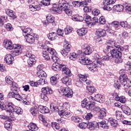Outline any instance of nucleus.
Returning a JSON list of instances; mask_svg holds the SVG:
<instances>
[{"label": "nucleus", "instance_id": "nucleus-40", "mask_svg": "<svg viewBox=\"0 0 131 131\" xmlns=\"http://www.w3.org/2000/svg\"><path fill=\"white\" fill-rule=\"evenodd\" d=\"M58 36H57V33L56 32H52L49 33L48 38L50 40H55L57 39Z\"/></svg>", "mask_w": 131, "mask_h": 131}, {"label": "nucleus", "instance_id": "nucleus-2", "mask_svg": "<svg viewBox=\"0 0 131 131\" xmlns=\"http://www.w3.org/2000/svg\"><path fill=\"white\" fill-rule=\"evenodd\" d=\"M4 45L6 49H8V50H14L12 53V56H14V57L19 56V55L22 54V47L19 45L14 44L12 45L11 41L6 40L4 41Z\"/></svg>", "mask_w": 131, "mask_h": 131}, {"label": "nucleus", "instance_id": "nucleus-51", "mask_svg": "<svg viewBox=\"0 0 131 131\" xmlns=\"http://www.w3.org/2000/svg\"><path fill=\"white\" fill-rule=\"evenodd\" d=\"M4 126L7 130H10L12 128V124H11V122L10 121H6L4 124Z\"/></svg>", "mask_w": 131, "mask_h": 131}, {"label": "nucleus", "instance_id": "nucleus-39", "mask_svg": "<svg viewBox=\"0 0 131 131\" xmlns=\"http://www.w3.org/2000/svg\"><path fill=\"white\" fill-rule=\"evenodd\" d=\"M28 128H29L30 130L32 131H35L38 129V127L36 124L33 123H31L30 124H29Z\"/></svg>", "mask_w": 131, "mask_h": 131}, {"label": "nucleus", "instance_id": "nucleus-50", "mask_svg": "<svg viewBox=\"0 0 131 131\" xmlns=\"http://www.w3.org/2000/svg\"><path fill=\"white\" fill-rule=\"evenodd\" d=\"M127 76L126 75H120L119 77V82L122 83L123 81L127 80Z\"/></svg>", "mask_w": 131, "mask_h": 131}, {"label": "nucleus", "instance_id": "nucleus-46", "mask_svg": "<svg viewBox=\"0 0 131 131\" xmlns=\"http://www.w3.org/2000/svg\"><path fill=\"white\" fill-rule=\"evenodd\" d=\"M47 51L52 56H57V52L53 48H47Z\"/></svg>", "mask_w": 131, "mask_h": 131}, {"label": "nucleus", "instance_id": "nucleus-47", "mask_svg": "<svg viewBox=\"0 0 131 131\" xmlns=\"http://www.w3.org/2000/svg\"><path fill=\"white\" fill-rule=\"evenodd\" d=\"M50 110H51L52 112H55V111L58 112L59 108L56 106L55 103H52L50 104Z\"/></svg>", "mask_w": 131, "mask_h": 131}, {"label": "nucleus", "instance_id": "nucleus-9", "mask_svg": "<svg viewBox=\"0 0 131 131\" xmlns=\"http://www.w3.org/2000/svg\"><path fill=\"white\" fill-rule=\"evenodd\" d=\"M39 37V36L36 34H31L26 36V39L27 42L32 44L35 41V39L37 40Z\"/></svg>", "mask_w": 131, "mask_h": 131}, {"label": "nucleus", "instance_id": "nucleus-58", "mask_svg": "<svg viewBox=\"0 0 131 131\" xmlns=\"http://www.w3.org/2000/svg\"><path fill=\"white\" fill-rule=\"evenodd\" d=\"M28 63L30 66H32L33 64H35V59H34V57L29 58L28 60Z\"/></svg>", "mask_w": 131, "mask_h": 131}, {"label": "nucleus", "instance_id": "nucleus-24", "mask_svg": "<svg viewBox=\"0 0 131 131\" xmlns=\"http://www.w3.org/2000/svg\"><path fill=\"white\" fill-rule=\"evenodd\" d=\"M94 100L99 103H103L105 101V97L100 94H97L95 96Z\"/></svg>", "mask_w": 131, "mask_h": 131}, {"label": "nucleus", "instance_id": "nucleus-27", "mask_svg": "<svg viewBox=\"0 0 131 131\" xmlns=\"http://www.w3.org/2000/svg\"><path fill=\"white\" fill-rule=\"evenodd\" d=\"M96 33L99 37H104V36H106V31L102 29L97 30Z\"/></svg>", "mask_w": 131, "mask_h": 131}, {"label": "nucleus", "instance_id": "nucleus-29", "mask_svg": "<svg viewBox=\"0 0 131 131\" xmlns=\"http://www.w3.org/2000/svg\"><path fill=\"white\" fill-rule=\"evenodd\" d=\"M23 32V35L24 36H27V35H30V34H32V29L30 28H25L22 29Z\"/></svg>", "mask_w": 131, "mask_h": 131}, {"label": "nucleus", "instance_id": "nucleus-7", "mask_svg": "<svg viewBox=\"0 0 131 131\" xmlns=\"http://www.w3.org/2000/svg\"><path fill=\"white\" fill-rule=\"evenodd\" d=\"M95 111L97 112H99L98 117L96 118V120H97V121H100V120H102L104 117H106L107 112L106 109H100L99 107H97L95 108Z\"/></svg>", "mask_w": 131, "mask_h": 131}, {"label": "nucleus", "instance_id": "nucleus-20", "mask_svg": "<svg viewBox=\"0 0 131 131\" xmlns=\"http://www.w3.org/2000/svg\"><path fill=\"white\" fill-rule=\"evenodd\" d=\"M5 61H6L7 64H12V63H13V61H14V55H13V54L6 55L5 57Z\"/></svg>", "mask_w": 131, "mask_h": 131}, {"label": "nucleus", "instance_id": "nucleus-22", "mask_svg": "<svg viewBox=\"0 0 131 131\" xmlns=\"http://www.w3.org/2000/svg\"><path fill=\"white\" fill-rule=\"evenodd\" d=\"M61 81L62 83L66 84L67 86L68 85H71V79H70L68 76H65L61 79Z\"/></svg>", "mask_w": 131, "mask_h": 131}, {"label": "nucleus", "instance_id": "nucleus-12", "mask_svg": "<svg viewBox=\"0 0 131 131\" xmlns=\"http://www.w3.org/2000/svg\"><path fill=\"white\" fill-rule=\"evenodd\" d=\"M107 52H110L111 55L113 56V57H115V58H121V56H122L121 52L120 50H118V49L115 50L113 48L111 51H108Z\"/></svg>", "mask_w": 131, "mask_h": 131}, {"label": "nucleus", "instance_id": "nucleus-63", "mask_svg": "<svg viewBox=\"0 0 131 131\" xmlns=\"http://www.w3.org/2000/svg\"><path fill=\"white\" fill-rule=\"evenodd\" d=\"M100 13H101V12L100 11V10L98 9H94L93 11H92V14L94 16H98V15H99Z\"/></svg>", "mask_w": 131, "mask_h": 131}, {"label": "nucleus", "instance_id": "nucleus-14", "mask_svg": "<svg viewBox=\"0 0 131 131\" xmlns=\"http://www.w3.org/2000/svg\"><path fill=\"white\" fill-rule=\"evenodd\" d=\"M14 104L12 102H8L7 104V109H6V111L8 115H9V117H13V111L12 109H14Z\"/></svg>", "mask_w": 131, "mask_h": 131}, {"label": "nucleus", "instance_id": "nucleus-23", "mask_svg": "<svg viewBox=\"0 0 131 131\" xmlns=\"http://www.w3.org/2000/svg\"><path fill=\"white\" fill-rule=\"evenodd\" d=\"M58 114L61 116V117H67V118L71 117V113L64 110L60 111Z\"/></svg>", "mask_w": 131, "mask_h": 131}, {"label": "nucleus", "instance_id": "nucleus-61", "mask_svg": "<svg viewBox=\"0 0 131 131\" xmlns=\"http://www.w3.org/2000/svg\"><path fill=\"white\" fill-rule=\"evenodd\" d=\"M5 27L8 31H12V30L13 29V26L10 23L5 25Z\"/></svg>", "mask_w": 131, "mask_h": 131}, {"label": "nucleus", "instance_id": "nucleus-35", "mask_svg": "<svg viewBox=\"0 0 131 131\" xmlns=\"http://www.w3.org/2000/svg\"><path fill=\"white\" fill-rule=\"evenodd\" d=\"M77 32L78 35H79V36H82L86 34V33L88 32V30H86V29L81 28L80 29L78 30L77 31Z\"/></svg>", "mask_w": 131, "mask_h": 131}, {"label": "nucleus", "instance_id": "nucleus-4", "mask_svg": "<svg viewBox=\"0 0 131 131\" xmlns=\"http://www.w3.org/2000/svg\"><path fill=\"white\" fill-rule=\"evenodd\" d=\"M42 93L40 95V98L42 100H44L46 102L49 101V98L47 95L53 94V90L49 87H45L41 89Z\"/></svg>", "mask_w": 131, "mask_h": 131}, {"label": "nucleus", "instance_id": "nucleus-56", "mask_svg": "<svg viewBox=\"0 0 131 131\" xmlns=\"http://www.w3.org/2000/svg\"><path fill=\"white\" fill-rule=\"evenodd\" d=\"M122 116V114L121 113V112L119 111H116L115 116L117 120H120L121 119Z\"/></svg>", "mask_w": 131, "mask_h": 131}, {"label": "nucleus", "instance_id": "nucleus-11", "mask_svg": "<svg viewBox=\"0 0 131 131\" xmlns=\"http://www.w3.org/2000/svg\"><path fill=\"white\" fill-rule=\"evenodd\" d=\"M106 51H107V52H108V51H111L113 49V47H114L115 48H116V49H117V47H116V46H119L117 44L115 43V41H114V40H108L106 41Z\"/></svg>", "mask_w": 131, "mask_h": 131}, {"label": "nucleus", "instance_id": "nucleus-5", "mask_svg": "<svg viewBox=\"0 0 131 131\" xmlns=\"http://www.w3.org/2000/svg\"><path fill=\"white\" fill-rule=\"evenodd\" d=\"M71 50V45L67 42H65L63 45V49L60 50V53L63 56L68 58L70 56L69 52Z\"/></svg>", "mask_w": 131, "mask_h": 131}, {"label": "nucleus", "instance_id": "nucleus-32", "mask_svg": "<svg viewBox=\"0 0 131 131\" xmlns=\"http://www.w3.org/2000/svg\"><path fill=\"white\" fill-rule=\"evenodd\" d=\"M62 71L64 74H66V75H67L68 76H71V75H72L70 70L68 69V68L66 67V66L65 65L63 66Z\"/></svg>", "mask_w": 131, "mask_h": 131}, {"label": "nucleus", "instance_id": "nucleus-30", "mask_svg": "<svg viewBox=\"0 0 131 131\" xmlns=\"http://www.w3.org/2000/svg\"><path fill=\"white\" fill-rule=\"evenodd\" d=\"M97 124L98 125V127L100 126V127L103 128V129H108V128H109V126L107 125V124H106V122L105 121L98 122Z\"/></svg>", "mask_w": 131, "mask_h": 131}, {"label": "nucleus", "instance_id": "nucleus-17", "mask_svg": "<svg viewBox=\"0 0 131 131\" xmlns=\"http://www.w3.org/2000/svg\"><path fill=\"white\" fill-rule=\"evenodd\" d=\"M78 76L79 78V81H81V82H84L86 84H90L91 83V81L86 79V77H88L86 75L79 74Z\"/></svg>", "mask_w": 131, "mask_h": 131}, {"label": "nucleus", "instance_id": "nucleus-1", "mask_svg": "<svg viewBox=\"0 0 131 131\" xmlns=\"http://www.w3.org/2000/svg\"><path fill=\"white\" fill-rule=\"evenodd\" d=\"M94 61L92 63L91 60L88 57H81L79 59V62L82 65H87V67L89 70L92 72H95L98 70V67L104 66V63L102 61V58L98 53H95L93 55Z\"/></svg>", "mask_w": 131, "mask_h": 131}, {"label": "nucleus", "instance_id": "nucleus-3", "mask_svg": "<svg viewBox=\"0 0 131 131\" xmlns=\"http://www.w3.org/2000/svg\"><path fill=\"white\" fill-rule=\"evenodd\" d=\"M11 90L12 92H10L8 94V97L9 98H14L17 101H21L22 100V96L20 95V88H19V86L17 83L13 82V83L11 84Z\"/></svg>", "mask_w": 131, "mask_h": 131}, {"label": "nucleus", "instance_id": "nucleus-31", "mask_svg": "<svg viewBox=\"0 0 131 131\" xmlns=\"http://www.w3.org/2000/svg\"><path fill=\"white\" fill-rule=\"evenodd\" d=\"M38 108L40 110L41 113L42 114H46V113H49L50 112V110H49V108L46 106L40 105Z\"/></svg>", "mask_w": 131, "mask_h": 131}, {"label": "nucleus", "instance_id": "nucleus-55", "mask_svg": "<svg viewBox=\"0 0 131 131\" xmlns=\"http://www.w3.org/2000/svg\"><path fill=\"white\" fill-rule=\"evenodd\" d=\"M50 82L52 85H55L57 84V77L56 76H52L50 78Z\"/></svg>", "mask_w": 131, "mask_h": 131}, {"label": "nucleus", "instance_id": "nucleus-60", "mask_svg": "<svg viewBox=\"0 0 131 131\" xmlns=\"http://www.w3.org/2000/svg\"><path fill=\"white\" fill-rule=\"evenodd\" d=\"M72 30H73V29L69 26L67 27V28L64 29L66 34H69V33H71V32H72Z\"/></svg>", "mask_w": 131, "mask_h": 131}, {"label": "nucleus", "instance_id": "nucleus-38", "mask_svg": "<svg viewBox=\"0 0 131 131\" xmlns=\"http://www.w3.org/2000/svg\"><path fill=\"white\" fill-rule=\"evenodd\" d=\"M67 4H65V1L63 0H59L58 5L53 8H58L59 9H62L64 6H67Z\"/></svg>", "mask_w": 131, "mask_h": 131}, {"label": "nucleus", "instance_id": "nucleus-53", "mask_svg": "<svg viewBox=\"0 0 131 131\" xmlns=\"http://www.w3.org/2000/svg\"><path fill=\"white\" fill-rule=\"evenodd\" d=\"M87 89L90 94H94V93L97 92V90L93 86H87Z\"/></svg>", "mask_w": 131, "mask_h": 131}, {"label": "nucleus", "instance_id": "nucleus-41", "mask_svg": "<svg viewBox=\"0 0 131 131\" xmlns=\"http://www.w3.org/2000/svg\"><path fill=\"white\" fill-rule=\"evenodd\" d=\"M37 75L39 78H46L47 77V73L43 71L37 72Z\"/></svg>", "mask_w": 131, "mask_h": 131}, {"label": "nucleus", "instance_id": "nucleus-52", "mask_svg": "<svg viewBox=\"0 0 131 131\" xmlns=\"http://www.w3.org/2000/svg\"><path fill=\"white\" fill-rule=\"evenodd\" d=\"M83 2H78V1H75L73 2V4L74 5V7H76V8H78L80 7V6H84L83 4Z\"/></svg>", "mask_w": 131, "mask_h": 131}, {"label": "nucleus", "instance_id": "nucleus-57", "mask_svg": "<svg viewBox=\"0 0 131 131\" xmlns=\"http://www.w3.org/2000/svg\"><path fill=\"white\" fill-rule=\"evenodd\" d=\"M78 127H79L80 128H81L82 129H85V128H86V127H88V124L86 123H79L78 125Z\"/></svg>", "mask_w": 131, "mask_h": 131}, {"label": "nucleus", "instance_id": "nucleus-28", "mask_svg": "<svg viewBox=\"0 0 131 131\" xmlns=\"http://www.w3.org/2000/svg\"><path fill=\"white\" fill-rule=\"evenodd\" d=\"M121 108L125 114H126L127 115H130V108H129L127 106L122 105L121 106Z\"/></svg>", "mask_w": 131, "mask_h": 131}, {"label": "nucleus", "instance_id": "nucleus-43", "mask_svg": "<svg viewBox=\"0 0 131 131\" xmlns=\"http://www.w3.org/2000/svg\"><path fill=\"white\" fill-rule=\"evenodd\" d=\"M112 25L113 26V29L115 30H118L120 28L119 26V22L117 21H114L112 23Z\"/></svg>", "mask_w": 131, "mask_h": 131}, {"label": "nucleus", "instance_id": "nucleus-13", "mask_svg": "<svg viewBox=\"0 0 131 131\" xmlns=\"http://www.w3.org/2000/svg\"><path fill=\"white\" fill-rule=\"evenodd\" d=\"M81 106L83 108H86L87 110H90V109H92L93 104L91 102L88 101L86 98H85L81 101Z\"/></svg>", "mask_w": 131, "mask_h": 131}, {"label": "nucleus", "instance_id": "nucleus-49", "mask_svg": "<svg viewBox=\"0 0 131 131\" xmlns=\"http://www.w3.org/2000/svg\"><path fill=\"white\" fill-rule=\"evenodd\" d=\"M5 81L7 83L10 84V85L14 83V82L13 81V79H12V78L10 76H7L6 77Z\"/></svg>", "mask_w": 131, "mask_h": 131}, {"label": "nucleus", "instance_id": "nucleus-34", "mask_svg": "<svg viewBox=\"0 0 131 131\" xmlns=\"http://www.w3.org/2000/svg\"><path fill=\"white\" fill-rule=\"evenodd\" d=\"M72 19L73 21H78L79 22H81L83 20V17L81 16H79L78 14L73 15Z\"/></svg>", "mask_w": 131, "mask_h": 131}, {"label": "nucleus", "instance_id": "nucleus-45", "mask_svg": "<svg viewBox=\"0 0 131 131\" xmlns=\"http://www.w3.org/2000/svg\"><path fill=\"white\" fill-rule=\"evenodd\" d=\"M46 19L49 23L54 24L55 23V17L49 14L46 17Z\"/></svg>", "mask_w": 131, "mask_h": 131}, {"label": "nucleus", "instance_id": "nucleus-42", "mask_svg": "<svg viewBox=\"0 0 131 131\" xmlns=\"http://www.w3.org/2000/svg\"><path fill=\"white\" fill-rule=\"evenodd\" d=\"M83 18V20L84 19V21L86 22V23L88 24V25L91 24V21H92V17H91V16L88 14H85Z\"/></svg>", "mask_w": 131, "mask_h": 131}, {"label": "nucleus", "instance_id": "nucleus-64", "mask_svg": "<svg viewBox=\"0 0 131 131\" xmlns=\"http://www.w3.org/2000/svg\"><path fill=\"white\" fill-rule=\"evenodd\" d=\"M98 23V18L97 17H93L91 21H90L91 25H96V24Z\"/></svg>", "mask_w": 131, "mask_h": 131}, {"label": "nucleus", "instance_id": "nucleus-18", "mask_svg": "<svg viewBox=\"0 0 131 131\" xmlns=\"http://www.w3.org/2000/svg\"><path fill=\"white\" fill-rule=\"evenodd\" d=\"M113 97H115L116 100L118 101L119 102H120V103H122L123 104H124L125 102H126V99L125 98V97L124 96H118V95L116 93H114L113 95Z\"/></svg>", "mask_w": 131, "mask_h": 131}, {"label": "nucleus", "instance_id": "nucleus-54", "mask_svg": "<svg viewBox=\"0 0 131 131\" xmlns=\"http://www.w3.org/2000/svg\"><path fill=\"white\" fill-rule=\"evenodd\" d=\"M30 10L32 12H35V11H38L39 10V7H37V6H33V5H31L29 6Z\"/></svg>", "mask_w": 131, "mask_h": 131}, {"label": "nucleus", "instance_id": "nucleus-6", "mask_svg": "<svg viewBox=\"0 0 131 131\" xmlns=\"http://www.w3.org/2000/svg\"><path fill=\"white\" fill-rule=\"evenodd\" d=\"M53 11L56 12V13H58V14H61L62 12H64L68 16H71L72 15V10L69 9L68 5H66L62 8H53Z\"/></svg>", "mask_w": 131, "mask_h": 131}, {"label": "nucleus", "instance_id": "nucleus-8", "mask_svg": "<svg viewBox=\"0 0 131 131\" xmlns=\"http://www.w3.org/2000/svg\"><path fill=\"white\" fill-rule=\"evenodd\" d=\"M60 91L63 93V96L67 98H72L73 95V92L69 88H65L63 86H60Z\"/></svg>", "mask_w": 131, "mask_h": 131}, {"label": "nucleus", "instance_id": "nucleus-36", "mask_svg": "<svg viewBox=\"0 0 131 131\" xmlns=\"http://www.w3.org/2000/svg\"><path fill=\"white\" fill-rule=\"evenodd\" d=\"M30 112L33 115V116H36L38 113V110H37V106H34L30 108Z\"/></svg>", "mask_w": 131, "mask_h": 131}, {"label": "nucleus", "instance_id": "nucleus-26", "mask_svg": "<svg viewBox=\"0 0 131 131\" xmlns=\"http://www.w3.org/2000/svg\"><path fill=\"white\" fill-rule=\"evenodd\" d=\"M6 13L7 15L9 16V17H12L13 19H15L17 16H16V13L15 12H14L13 10L9 9H6Z\"/></svg>", "mask_w": 131, "mask_h": 131}, {"label": "nucleus", "instance_id": "nucleus-37", "mask_svg": "<svg viewBox=\"0 0 131 131\" xmlns=\"http://www.w3.org/2000/svg\"><path fill=\"white\" fill-rule=\"evenodd\" d=\"M13 111L16 114H18V115H20L21 114H23V110L20 107L18 106H16L13 108Z\"/></svg>", "mask_w": 131, "mask_h": 131}, {"label": "nucleus", "instance_id": "nucleus-19", "mask_svg": "<svg viewBox=\"0 0 131 131\" xmlns=\"http://www.w3.org/2000/svg\"><path fill=\"white\" fill-rule=\"evenodd\" d=\"M65 64H60L57 62H55L53 64L52 68L53 70L54 71H58V70H60V69H63Z\"/></svg>", "mask_w": 131, "mask_h": 131}, {"label": "nucleus", "instance_id": "nucleus-33", "mask_svg": "<svg viewBox=\"0 0 131 131\" xmlns=\"http://www.w3.org/2000/svg\"><path fill=\"white\" fill-rule=\"evenodd\" d=\"M113 9L115 12H122V11H123L124 7L122 5H115L113 7Z\"/></svg>", "mask_w": 131, "mask_h": 131}, {"label": "nucleus", "instance_id": "nucleus-10", "mask_svg": "<svg viewBox=\"0 0 131 131\" xmlns=\"http://www.w3.org/2000/svg\"><path fill=\"white\" fill-rule=\"evenodd\" d=\"M116 3V0H104L103 2V4L104 6V10L106 11H110L111 10V7H110V5H113Z\"/></svg>", "mask_w": 131, "mask_h": 131}, {"label": "nucleus", "instance_id": "nucleus-15", "mask_svg": "<svg viewBox=\"0 0 131 131\" xmlns=\"http://www.w3.org/2000/svg\"><path fill=\"white\" fill-rule=\"evenodd\" d=\"M117 49L119 50V51H121V53L124 54V55H127V53H128L129 50V46H125L123 47L120 46H116Z\"/></svg>", "mask_w": 131, "mask_h": 131}, {"label": "nucleus", "instance_id": "nucleus-59", "mask_svg": "<svg viewBox=\"0 0 131 131\" xmlns=\"http://www.w3.org/2000/svg\"><path fill=\"white\" fill-rule=\"evenodd\" d=\"M1 18H0V26H3L4 25V20H7L8 16L7 15H2Z\"/></svg>", "mask_w": 131, "mask_h": 131}, {"label": "nucleus", "instance_id": "nucleus-44", "mask_svg": "<svg viewBox=\"0 0 131 131\" xmlns=\"http://www.w3.org/2000/svg\"><path fill=\"white\" fill-rule=\"evenodd\" d=\"M108 121L111 124L112 126L116 127L118 125V122L115 119L110 118Z\"/></svg>", "mask_w": 131, "mask_h": 131}, {"label": "nucleus", "instance_id": "nucleus-21", "mask_svg": "<svg viewBox=\"0 0 131 131\" xmlns=\"http://www.w3.org/2000/svg\"><path fill=\"white\" fill-rule=\"evenodd\" d=\"M83 49L84 50V53L85 55H91V54H92V48L88 45H84L83 46Z\"/></svg>", "mask_w": 131, "mask_h": 131}, {"label": "nucleus", "instance_id": "nucleus-48", "mask_svg": "<svg viewBox=\"0 0 131 131\" xmlns=\"http://www.w3.org/2000/svg\"><path fill=\"white\" fill-rule=\"evenodd\" d=\"M124 66L126 71L131 72V62L130 61H128L125 63Z\"/></svg>", "mask_w": 131, "mask_h": 131}, {"label": "nucleus", "instance_id": "nucleus-62", "mask_svg": "<svg viewBox=\"0 0 131 131\" xmlns=\"http://www.w3.org/2000/svg\"><path fill=\"white\" fill-rule=\"evenodd\" d=\"M78 56V55L76 54L75 53H73L71 55H69V57L71 60L74 61L76 58Z\"/></svg>", "mask_w": 131, "mask_h": 131}, {"label": "nucleus", "instance_id": "nucleus-25", "mask_svg": "<svg viewBox=\"0 0 131 131\" xmlns=\"http://www.w3.org/2000/svg\"><path fill=\"white\" fill-rule=\"evenodd\" d=\"M121 83L125 88V92H127V89L131 87V81L128 79L123 81L122 83Z\"/></svg>", "mask_w": 131, "mask_h": 131}, {"label": "nucleus", "instance_id": "nucleus-16", "mask_svg": "<svg viewBox=\"0 0 131 131\" xmlns=\"http://www.w3.org/2000/svg\"><path fill=\"white\" fill-rule=\"evenodd\" d=\"M87 127L90 130H94V129H99V125L98 123L94 122H90L87 123Z\"/></svg>", "mask_w": 131, "mask_h": 131}]
</instances>
